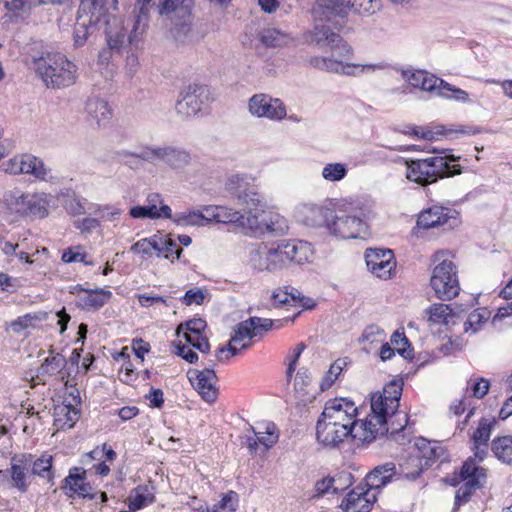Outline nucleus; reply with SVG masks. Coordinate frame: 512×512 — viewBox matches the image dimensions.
<instances>
[{"label": "nucleus", "mask_w": 512, "mask_h": 512, "mask_svg": "<svg viewBox=\"0 0 512 512\" xmlns=\"http://www.w3.org/2000/svg\"><path fill=\"white\" fill-rule=\"evenodd\" d=\"M403 384L391 380L381 391L371 395V411L358 419V407L346 397L326 401L316 423V439L324 447H338L346 439L372 442L387 433L394 434L405 428L406 415H395L400 405Z\"/></svg>", "instance_id": "1"}, {"label": "nucleus", "mask_w": 512, "mask_h": 512, "mask_svg": "<svg viewBox=\"0 0 512 512\" xmlns=\"http://www.w3.org/2000/svg\"><path fill=\"white\" fill-rule=\"evenodd\" d=\"M226 190L234 196L244 208V213L221 205H206L204 211L208 222L223 224L237 223L243 228L263 230L264 228L273 231L274 228L268 224L264 217V204L258 192L250 184L246 176L232 175L225 184Z\"/></svg>", "instance_id": "2"}, {"label": "nucleus", "mask_w": 512, "mask_h": 512, "mask_svg": "<svg viewBox=\"0 0 512 512\" xmlns=\"http://www.w3.org/2000/svg\"><path fill=\"white\" fill-rule=\"evenodd\" d=\"M459 157L446 152L435 153L420 159L406 162V178L422 187L436 183L440 179L461 174Z\"/></svg>", "instance_id": "3"}, {"label": "nucleus", "mask_w": 512, "mask_h": 512, "mask_svg": "<svg viewBox=\"0 0 512 512\" xmlns=\"http://www.w3.org/2000/svg\"><path fill=\"white\" fill-rule=\"evenodd\" d=\"M480 460L473 454L469 456L458 470L445 477V482L453 487L459 486L455 493V506H461L470 501L476 490L486 484L488 470L481 465Z\"/></svg>", "instance_id": "4"}, {"label": "nucleus", "mask_w": 512, "mask_h": 512, "mask_svg": "<svg viewBox=\"0 0 512 512\" xmlns=\"http://www.w3.org/2000/svg\"><path fill=\"white\" fill-rule=\"evenodd\" d=\"M37 75L48 88H64L77 80V66L61 53H47L34 60Z\"/></svg>", "instance_id": "5"}, {"label": "nucleus", "mask_w": 512, "mask_h": 512, "mask_svg": "<svg viewBox=\"0 0 512 512\" xmlns=\"http://www.w3.org/2000/svg\"><path fill=\"white\" fill-rule=\"evenodd\" d=\"M452 258L451 253L446 250H438L432 255L435 266L432 270L430 285L435 296L444 301L456 298L460 292L458 271Z\"/></svg>", "instance_id": "6"}, {"label": "nucleus", "mask_w": 512, "mask_h": 512, "mask_svg": "<svg viewBox=\"0 0 512 512\" xmlns=\"http://www.w3.org/2000/svg\"><path fill=\"white\" fill-rule=\"evenodd\" d=\"M207 323L202 318L189 319L180 323L176 329L178 342L175 344L176 355L190 364L198 361V355L192 348L207 354L210 351L209 340L205 334Z\"/></svg>", "instance_id": "7"}, {"label": "nucleus", "mask_w": 512, "mask_h": 512, "mask_svg": "<svg viewBox=\"0 0 512 512\" xmlns=\"http://www.w3.org/2000/svg\"><path fill=\"white\" fill-rule=\"evenodd\" d=\"M314 216L324 219V226L328 232L342 239H355L366 234L368 226L366 222L357 216L335 214L324 207H315L311 210Z\"/></svg>", "instance_id": "8"}, {"label": "nucleus", "mask_w": 512, "mask_h": 512, "mask_svg": "<svg viewBox=\"0 0 512 512\" xmlns=\"http://www.w3.org/2000/svg\"><path fill=\"white\" fill-rule=\"evenodd\" d=\"M105 33L107 47L103 48L98 55V63L101 65H108L113 52H119L126 42L132 44L141 37L138 36L135 40L130 41V35L127 36L122 20L115 16L105 20Z\"/></svg>", "instance_id": "9"}, {"label": "nucleus", "mask_w": 512, "mask_h": 512, "mask_svg": "<svg viewBox=\"0 0 512 512\" xmlns=\"http://www.w3.org/2000/svg\"><path fill=\"white\" fill-rule=\"evenodd\" d=\"M248 108L252 115L273 121H281L287 115L286 106L281 99L264 93L253 95L249 99Z\"/></svg>", "instance_id": "10"}, {"label": "nucleus", "mask_w": 512, "mask_h": 512, "mask_svg": "<svg viewBox=\"0 0 512 512\" xmlns=\"http://www.w3.org/2000/svg\"><path fill=\"white\" fill-rule=\"evenodd\" d=\"M496 425L497 419L494 416H483L469 431L470 449L480 460H485L488 455L489 441Z\"/></svg>", "instance_id": "11"}, {"label": "nucleus", "mask_w": 512, "mask_h": 512, "mask_svg": "<svg viewBox=\"0 0 512 512\" xmlns=\"http://www.w3.org/2000/svg\"><path fill=\"white\" fill-rule=\"evenodd\" d=\"M25 458V453H16L10 459V467L0 473L10 484V487L20 493H26L29 490L32 474Z\"/></svg>", "instance_id": "12"}, {"label": "nucleus", "mask_w": 512, "mask_h": 512, "mask_svg": "<svg viewBox=\"0 0 512 512\" xmlns=\"http://www.w3.org/2000/svg\"><path fill=\"white\" fill-rule=\"evenodd\" d=\"M247 320L239 322L233 329L230 340L226 346L218 348L216 358L219 361H227L230 357L238 355L249 349L255 343Z\"/></svg>", "instance_id": "13"}, {"label": "nucleus", "mask_w": 512, "mask_h": 512, "mask_svg": "<svg viewBox=\"0 0 512 512\" xmlns=\"http://www.w3.org/2000/svg\"><path fill=\"white\" fill-rule=\"evenodd\" d=\"M365 261L378 278L390 279L396 273V260L391 249L369 248L365 252Z\"/></svg>", "instance_id": "14"}, {"label": "nucleus", "mask_w": 512, "mask_h": 512, "mask_svg": "<svg viewBox=\"0 0 512 512\" xmlns=\"http://www.w3.org/2000/svg\"><path fill=\"white\" fill-rule=\"evenodd\" d=\"M187 375L191 385L198 392L202 400L207 403H214L217 400L219 394L217 387L218 378L213 369L189 370Z\"/></svg>", "instance_id": "15"}, {"label": "nucleus", "mask_w": 512, "mask_h": 512, "mask_svg": "<svg viewBox=\"0 0 512 512\" xmlns=\"http://www.w3.org/2000/svg\"><path fill=\"white\" fill-rule=\"evenodd\" d=\"M249 431L252 435L246 436L245 446L251 454H256L260 446L263 447V452H267L279 439V430L273 422L260 424L258 430L250 426Z\"/></svg>", "instance_id": "16"}, {"label": "nucleus", "mask_w": 512, "mask_h": 512, "mask_svg": "<svg viewBox=\"0 0 512 512\" xmlns=\"http://www.w3.org/2000/svg\"><path fill=\"white\" fill-rule=\"evenodd\" d=\"M457 215L458 213L455 209L441 205H432L423 209L418 214L415 229L429 230L442 227L449 224L450 221H455Z\"/></svg>", "instance_id": "17"}, {"label": "nucleus", "mask_w": 512, "mask_h": 512, "mask_svg": "<svg viewBox=\"0 0 512 512\" xmlns=\"http://www.w3.org/2000/svg\"><path fill=\"white\" fill-rule=\"evenodd\" d=\"M377 494L366 483L357 485L342 500L341 507L346 512H369L376 502Z\"/></svg>", "instance_id": "18"}, {"label": "nucleus", "mask_w": 512, "mask_h": 512, "mask_svg": "<svg viewBox=\"0 0 512 512\" xmlns=\"http://www.w3.org/2000/svg\"><path fill=\"white\" fill-rule=\"evenodd\" d=\"M181 99L176 104L178 114L190 117L196 115L202 108L203 103L208 100V89L204 85H189L181 94Z\"/></svg>", "instance_id": "19"}, {"label": "nucleus", "mask_w": 512, "mask_h": 512, "mask_svg": "<svg viewBox=\"0 0 512 512\" xmlns=\"http://www.w3.org/2000/svg\"><path fill=\"white\" fill-rule=\"evenodd\" d=\"M77 295L76 306L85 311H97L107 304L112 298V292L103 288L85 289L76 285L70 291Z\"/></svg>", "instance_id": "20"}, {"label": "nucleus", "mask_w": 512, "mask_h": 512, "mask_svg": "<svg viewBox=\"0 0 512 512\" xmlns=\"http://www.w3.org/2000/svg\"><path fill=\"white\" fill-rule=\"evenodd\" d=\"M111 18L106 12L87 9L82 12L81 7L78 8L77 21L74 26V44L82 46L91 34V29L96 27L102 20Z\"/></svg>", "instance_id": "21"}, {"label": "nucleus", "mask_w": 512, "mask_h": 512, "mask_svg": "<svg viewBox=\"0 0 512 512\" xmlns=\"http://www.w3.org/2000/svg\"><path fill=\"white\" fill-rule=\"evenodd\" d=\"M271 301L274 307H301L303 309H313L316 306V302L306 296H302L300 292L291 287L284 286L275 289L271 295Z\"/></svg>", "instance_id": "22"}, {"label": "nucleus", "mask_w": 512, "mask_h": 512, "mask_svg": "<svg viewBox=\"0 0 512 512\" xmlns=\"http://www.w3.org/2000/svg\"><path fill=\"white\" fill-rule=\"evenodd\" d=\"M6 171L11 174H31L38 179H45L47 170L42 160L30 154L16 155L6 164Z\"/></svg>", "instance_id": "23"}, {"label": "nucleus", "mask_w": 512, "mask_h": 512, "mask_svg": "<svg viewBox=\"0 0 512 512\" xmlns=\"http://www.w3.org/2000/svg\"><path fill=\"white\" fill-rule=\"evenodd\" d=\"M308 63L311 67L317 69H321L327 72L342 73L346 75H355L356 70H359V72H364L365 70H375L378 68L377 65L373 64L361 65L354 63H343L342 60L319 56L311 57L308 60Z\"/></svg>", "instance_id": "24"}, {"label": "nucleus", "mask_w": 512, "mask_h": 512, "mask_svg": "<svg viewBox=\"0 0 512 512\" xmlns=\"http://www.w3.org/2000/svg\"><path fill=\"white\" fill-rule=\"evenodd\" d=\"M62 488L69 497L77 495L90 500L95 498V494L91 493L92 487L87 482L86 471L80 467L69 470L68 476L63 480Z\"/></svg>", "instance_id": "25"}, {"label": "nucleus", "mask_w": 512, "mask_h": 512, "mask_svg": "<svg viewBox=\"0 0 512 512\" xmlns=\"http://www.w3.org/2000/svg\"><path fill=\"white\" fill-rule=\"evenodd\" d=\"M302 311H297L291 317H285L283 319H267L257 316L250 317L247 320L249 325L250 333L255 342L260 341L263 337L272 329H281L288 323H293L295 319L300 316Z\"/></svg>", "instance_id": "26"}, {"label": "nucleus", "mask_w": 512, "mask_h": 512, "mask_svg": "<svg viewBox=\"0 0 512 512\" xmlns=\"http://www.w3.org/2000/svg\"><path fill=\"white\" fill-rule=\"evenodd\" d=\"M398 479H400V476L396 465L393 462H386L374 467L366 475L365 483L378 494L381 488Z\"/></svg>", "instance_id": "27"}, {"label": "nucleus", "mask_w": 512, "mask_h": 512, "mask_svg": "<svg viewBox=\"0 0 512 512\" xmlns=\"http://www.w3.org/2000/svg\"><path fill=\"white\" fill-rule=\"evenodd\" d=\"M27 463L31 470L32 476H37L45 479L48 483L53 484L55 473L53 470L54 458L48 452H43L41 455L30 452H24Z\"/></svg>", "instance_id": "28"}, {"label": "nucleus", "mask_w": 512, "mask_h": 512, "mask_svg": "<svg viewBox=\"0 0 512 512\" xmlns=\"http://www.w3.org/2000/svg\"><path fill=\"white\" fill-rule=\"evenodd\" d=\"M290 264L303 265L313 261L315 250L310 242L298 239L283 240Z\"/></svg>", "instance_id": "29"}, {"label": "nucleus", "mask_w": 512, "mask_h": 512, "mask_svg": "<svg viewBox=\"0 0 512 512\" xmlns=\"http://www.w3.org/2000/svg\"><path fill=\"white\" fill-rule=\"evenodd\" d=\"M317 30L319 42L324 41L328 46H330V49L335 56L341 59H349L352 56L353 50L351 46L345 42L338 33L333 32L327 27H322L320 29L317 28Z\"/></svg>", "instance_id": "30"}, {"label": "nucleus", "mask_w": 512, "mask_h": 512, "mask_svg": "<svg viewBox=\"0 0 512 512\" xmlns=\"http://www.w3.org/2000/svg\"><path fill=\"white\" fill-rule=\"evenodd\" d=\"M66 358L60 354L50 351L49 355L45 358L43 363L38 369V376L60 379H65L64 368L66 367Z\"/></svg>", "instance_id": "31"}, {"label": "nucleus", "mask_w": 512, "mask_h": 512, "mask_svg": "<svg viewBox=\"0 0 512 512\" xmlns=\"http://www.w3.org/2000/svg\"><path fill=\"white\" fill-rule=\"evenodd\" d=\"M404 77L411 86L427 92L436 91L442 79L425 70L406 71Z\"/></svg>", "instance_id": "32"}, {"label": "nucleus", "mask_w": 512, "mask_h": 512, "mask_svg": "<svg viewBox=\"0 0 512 512\" xmlns=\"http://www.w3.org/2000/svg\"><path fill=\"white\" fill-rule=\"evenodd\" d=\"M443 452L442 447L424 438H421L416 442L413 450V453L417 455L426 469L437 462Z\"/></svg>", "instance_id": "33"}, {"label": "nucleus", "mask_w": 512, "mask_h": 512, "mask_svg": "<svg viewBox=\"0 0 512 512\" xmlns=\"http://www.w3.org/2000/svg\"><path fill=\"white\" fill-rule=\"evenodd\" d=\"M113 358L115 361L121 362L118 371L120 381L128 385L134 383L139 377V372L131 361L129 348L123 347L120 352L113 355Z\"/></svg>", "instance_id": "34"}, {"label": "nucleus", "mask_w": 512, "mask_h": 512, "mask_svg": "<svg viewBox=\"0 0 512 512\" xmlns=\"http://www.w3.org/2000/svg\"><path fill=\"white\" fill-rule=\"evenodd\" d=\"M155 502V491L152 485H138L129 497V509L140 510Z\"/></svg>", "instance_id": "35"}, {"label": "nucleus", "mask_w": 512, "mask_h": 512, "mask_svg": "<svg viewBox=\"0 0 512 512\" xmlns=\"http://www.w3.org/2000/svg\"><path fill=\"white\" fill-rule=\"evenodd\" d=\"M157 257L164 258L170 263L180 261L186 264L188 261L182 258L183 249L170 236H159Z\"/></svg>", "instance_id": "36"}, {"label": "nucleus", "mask_w": 512, "mask_h": 512, "mask_svg": "<svg viewBox=\"0 0 512 512\" xmlns=\"http://www.w3.org/2000/svg\"><path fill=\"white\" fill-rule=\"evenodd\" d=\"M271 255L269 246L260 243L255 245L249 253V265L259 272H272L271 269Z\"/></svg>", "instance_id": "37"}, {"label": "nucleus", "mask_w": 512, "mask_h": 512, "mask_svg": "<svg viewBox=\"0 0 512 512\" xmlns=\"http://www.w3.org/2000/svg\"><path fill=\"white\" fill-rule=\"evenodd\" d=\"M316 14L329 20L331 17H344L348 14V5L344 0H318L314 7Z\"/></svg>", "instance_id": "38"}, {"label": "nucleus", "mask_w": 512, "mask_h": 512, "mask_svg": "<svg viewBox=\"0 0 512 512\" xmlns=\"http://www.w3.org/2000/svg\"><path fill=\"white\" fill-rule=\"evenodd\" d=\"M427 321L434 325H448L455 317V312L450 304L434 303L425 310Z\"/></svg>", "instance_id": "39"}, {"label": "nucleus", "mask_w": 512, "mask_h": 512, "mask_svg": "<svg viewBox=\"0 0 512 512\" xmlns=\"http://www.w3.org/2000/svg\"><path fill=\"white\" fill-rule=\"evenodd\" d=\"M171 208L168 205L162 204L160 207L154 205L133 206L129 210L130 217L134 219H159L171 218Z\"/></svg>", "instance_id": "40"}, {"label": "nucleus", "mask_w": 512, "mask_h": 512, "mask_svg": "<svg viewBox=\"0 0 512 512\" xmlns=\"http://www.w3.org/2000/svg\"><path fill=\"white\" fill-rule=\"evenodd\" d=\"M153 0H138V3L141 4L139 8V13L133 20V28L130 33V41L135 40L138 36H142L146 31L148 26V6ZM157 10L160 15H167L171 12L161 13L160 11V0H158L156 4Z\"/></svg>", "instance_id": "41"}, {"label": "nucleus", "mask_w": 512, "mask_h": 512, "mask_svg": "<svg viewBox=\"0 0 512 512\" xmlns=\"http://www.w3.org/2000/svg\"><path fill=\"white\" fill-rule=\"evenodd\" d=\"M153 155L165 161L173 168H181L190 161V156L186 151L177 150L170 147L158 148L152 151Z\"/></svg>", "instance_id": "42"}, {"label": "nucleus", "mask_w": 512, "mask_h": 512, "mask_svg": "<svg viewBox=\"0 0 512 512\" xmlns=\"http://www.w3.org/2000/svg\"><path fill=\"white\" fill-rule=\"evenodd\" d=\"M491 451L500 462L512 465V435L496 436L491 441Z\"/></svg>", "instance_id": "43"}, {"label": "nucleus", "mask_w": 512, "mask_h": 512, "mask_svg": "<svg viewBox=\"0 0 512 512\" xmlns=\"http://www.w3.org/2000/svg\"><path fill=\"white\" fill-rule=\"evenodd\" d=\"M49 202L45 193H28L27 215L31 219H42L48 215Z\"/></svg>", "instance_id": "44"}, {"label": "nucleus", "mask_w": 512, "mask_h": 512, "mask_svg": "<svg viewBox=\"0 0 512 512\" xmlns=\"http://www.w3.org/2000/svg\"><path fill=\"white\" fill-rule=\"evenodd\" d=\"M425 466L413 451L399 464L398 473L400 478L414 480L425 470Z\"/></svg>", "instance_id": "45"}, {"label": "nucleus", "mask_w": 512, "mask_h": 512, "mask_svg": "<svg viewBox=\"0 0 512 512\" xmlns=\"http://www.w3.org/2000/svg\"><path fill=\"white\" fill-rule=\"evenodd\" d=\"M81 410L73 408L55 407L54 422L58 429L66 430L74 427L80 418Z\"/></svg>", "instance_id": "46"}, {"label": "nucleus", "mask_w": 512, "mask_h": 512, "mask_svg": "<svg viewBox=\"0 0 512 512\" xmlns=\"http://www.w3.org/2000/svg\"><path fill=\"white\" fill-rule=\"evenodd\" d=\"M159 236L153 235L147 238H142L135 242L130 250L134 254L140 255L143 259H151L153 256H157Z\"/></svg>", "instance_id": "47"}, {"label": "nucleus", "mask_w": 512, "mask_h": 512, "mask_svg": "<svg viewBox=\"0 0 512 512\" xmlns=\"http://www.w3.org/2000/svg\"><path fill=\"white\" fill-rule=\"evenodd\" d=\"M438 96L447 99L453 100L461 103L470 102L469 93L461 88H458L447 81L441 79L440 85L436 90Z\"/></svg>", "instance_id": "48"}, {"label": "nucleus", "mask_w": 512, "mask_h": 512, "mask_svg": "<svg viewBox=\"0 0 512 512\" xmlns=\"http://www.w3.org/2000/svg\"><path fill=\"white\" fill-rule=\"evenodd\" d=\"M176 222L183 226H204L209 224L204 206L199 210H190L177 214Z\"/></svg>", "instance_id": "49"}, {"label": "nucleus", "mask_w": 512, "mask_h": 512, "mask_svg": "<svg viewBox=\"0 0 512 512\" xmlns=\"http://www.w3.org/2000/svg\"><path fill=\"white\" fill-rule=\"evenodd\" d=\"M27 194H10L5 198V205L11 215L18 217H26L27 215Z\"/></svg>", "instance_id": "50"}, {"label": "nucleus", "mask_w": 512, "mask_h": 512, "mask_svg": "<svg viewBox=\"0 0 512 512\" xmlns=\"http://www.w3.org/2000/svg\"><path fill=\"white\" fill-rule=\"evenodd\" d=\"M271 255L272 272L280 271L290 265L289 257L286 254V247L283 240L279 241L275 246L269 247Z\"/></svg>", "instance_id": "51"}, {"label": "nucleus", "mask_w": 512, "mask_h": 512, "mask_svg": "<svg viewBox=\"0 0 512 512\" xmlns=\"http://www.w3.org/2000/svg\"><path fill=\"white\" fill-rule=\"evenodd\" d=\"M389 344L392 348L401 355L404 359H412L413 358V348L409 343L408 338L405 333L399 330H396L390 337Z\"/></svg>", "instance_id": "52"}, {"label": "nucleus", "mask_w": 512, "mask_h": 512, "mask_svg": "<svg viewBox=\"0 0 512 512\" xmlns=\"http://www.w3.org/2000/svg\"><path fill=\"white\" fill-rule=\"evenodd\" d=\"M348 12L351 10L359 15H372L382 7L381 0H349Z\"/></svg>", "instance_id": "53"}, {"label": "nucleus", "mask_w": 512, "mask_h": 512, "mask_svg": "<svg viewBox=\"0 0 512 512\" xmlns=\"http://www.w3.org/2000/svg\"><path fill=\"white\" fill-rule=\"evenodd\" d=\"M61 261L66 264L80 262L86 266L93 265V261L88 259V254L82 245L71 246L65 249L62 252Z\"/></svg>", "instance_id": "54"}, {"label": "nucleus", "mask_w": 512, "mask_h": 512, "mask_svg": "<svg viewBox=\"0 0 512 512\" xmlns=\"http://www.w3.org/2000/svg\"><path fill=\"white\" fill-rule=\"evenodd\" d=\"M491 317V312L487 308H477L472 311L464 323L465 331L471 330L473 333L480 330L482 324L486 323Z\"/></svg>", "instance_id": "55"}, {"label": "nucleus", "mask_w": 512, "mask_h": 512, "mask_svg": "<svg viewBox=\"0 0 512 512\" xmlns=\"http://www.w3.org/2000/svg\"><path fill=\"white\" fill-rule=\"evenodd\" d=\"M87 109L99 125L112 116V110L108 102L101 99L90 100L87 104Z\"/></svg>", "instance_id": "56"}, {"label": "nucleus", "mask_w": 512, "mask_h": 512, "mask_svg": "<svg viewBox=\"0 0 512 512\" xmlns=\"http://www.w3.org/2000/svg\"><path fill=\"white\" fill-rule=\"evenodd\" d=\"M239 505V495L230 490L221 496V499L212 506V512H235Z\"/></svg>", "instance_id": "57"}, {"label": "nucleus", "mask_w": 512, "mask_h": 512, "mask_svg": "<svg viewBox=\"0 0 512 512\" xmlns=\"http://www.w3.org/2000/svg\"><path fill=\"white\" fill-rule=\"evenodd\" d=\"M260 39L268 47H280L288 42L289 37L275 28H268L262 32Z\"/></svg>", "instance_id": "58"}, {"label": "nucleus", "mask_w": 512, "mask_h": 512, "mask_svg": "<svg viewBox=\"0 0 512 512\" xmlns=\"http://www.w3.org/2000/svg\"><path fill=\"white\" fill-rule=\"evenodd\" d=\"M346 365L343 359L335 360L331 365L326 375L323 377L320 383V389L322 391L328 390L334 384V382L338 379L339 375L343 371L344 366Z\"/></svg>", "instance_id": "59"}, {"label": "nucleus", "mask_w": 512, "mask_h": 512, "mask_svg": "<svg viewBox=\"0 0 512 512\" xmlns=\"http://www.w3.org/2000/svg\"><path fill=\"white\" fill-rule=\"evenodd\" d=\"M490 381L484 377H471L467 382V390L477 399L484 398L490 390Z\"/></svg>", "instance_id": "60"}, {"label": "nucleus", "mask_w": 512, "mask_h": 512, "mask_svg": "<svg viewBox=\"0 0 512 512\" xmlns=\"http://www.w3.org/2000/svg\"><path fill=\"white\" fill-rule=\"evenodd\" d=\"M87 457L91 460L114 462L117 458L116 451L106 443L96 446L92 451L87 453Z\"/></svg>", "instance_id": "61"}, {"label": "nucleus", "mask_w": 512, "mask_h": 512, "mask_svg": "<svg viewBox=\"0 0 512 512\" xmlns=\"http://www.w3.org/2000/svg\"><path fill=\"white\" fill-rule=\"evenodd\" d=\"M3 2L11 16L23 18L30 10L32 0H3Z\"/></svg>", "instance_id": "62"}, {"label": "nucleus", "mask_w": 512, "mask_h": 512, "mask_svg": "<svg viewBox=\"0 0 512 512\" xmlns=\"http://www.w3.org/2000/svg\"><path fill=\"white\" fill-rule=\"evenodd\" d=\"M347 174V169L341 163H329L324 166L322 176L324 179L335 182L342 180Z\"/></svg>", "instance_id": "63"}, {"label": "nucleus", "mask_w": 512, "mask_h": 512, "mask_svg": "<svg viewBox=\"0 0 512 512\" xmlns=\"http://www.w3.org/2000/svg\"><path fill=\"white\" fill-rule=\"evenodd\" d=\"M467 409H469V410H468V413L463 421V424H467L469 419L475 413V407H471L470 398L467 396H464L461 399L455 400L452 403V405L450 406L451 412L456 416L462 415Z\"/></svg>", "instance_id": "64"}]
</instances>
